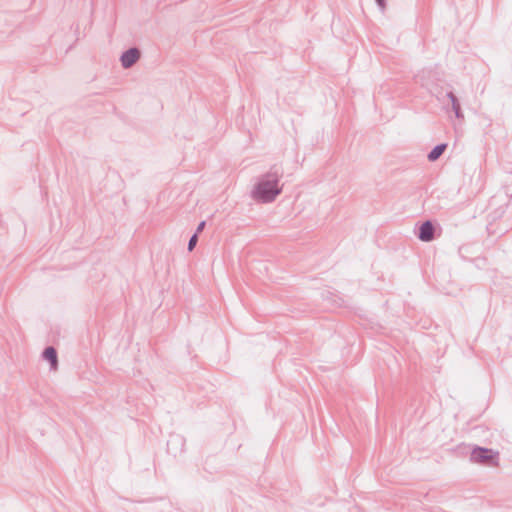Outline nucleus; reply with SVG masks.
I'll return each mask as SVG.
<instances>
[{
	"mask_svg": "<svg viewBox=\"0 0 512 512\" xmlns=\"http://www.w3.org/2000/svg\"><path fill=\"white\" fill-rule=\"evenodd\" d=\"M498 460V452L493 449L475 446L470 453V461L482 465H493Z\"/></svg>",
	"mask_w": 512,
	"mask_h": 512,
	"instance_id": "2",
	"label": "nucleus"
},
{
	"mask_svg": "<svg viewBox=\"0 0 512 512\" xmlns=\"http://www.w3.org/2000/svg\"><path fill=\"white\" fill-rule=\"evenodd\" d=\"M170 443H177V444L183 445L184 441H183V438L181 436L174 435V436H171V439L168 441V445Z\"/></svg>",
	"mask_w": 512,
	"mask_h": 512,
	"instance_id": "9",
	"label": "nucleus"
},
{
	"mask_svg": "<svg viewBox=\"0 0 512 512\" xmlns=\"http://www.w3.org/2000/svg\"><path fill=\"white\" fill-rule=\"evenodd\" d=\"M205 226H206V221H201L198 224L195 233H197V235H199L204 230Z\"/></svg>",
	"mask_w": 512,
	"mask_h": 512,
	"instance_id": "10",
	"label": "nucleus"
},
{
	"mask_svg": "<svg viewBox=\"0 0 512 512\" xmlns=\"http://www.w3.org/2000/svg\"><path fill=\"white\" fill-rule=\"evenodd\" d=\"M417 237L423 242H431L435 238V226L430 220L424 221L418 228Z\"/></svg>",
	"mask_w": 512,
	"mask_h": 512,
	"instance_id": "4",
	"label": "nucleus"
},
{
	"mask_svg": "<svg viewBox=\"0 0 512 512\" xmlns=\"http://www.w3.org/2000/svg\"><path fill=\"white\" fill-rule=\"evenodd\" d=\"M447 148V144L446 143H440L438 145H436L427 155V158L430 162H435L436 160H438L442 154L445 152Z\"/></svg>",
	"mask_w": 512,
	"mask_h": 512,
	"instance_id": "7",
	"label": "nucleus"
},
{
	"mask_svg": "<svg viewBox=\"0 0 512 512\" xmlns=\"http://www.w3.org/2000/svg\"><path fill=\"white\" fill-rule=\"evenodd\" d=\"M283 176V169L280 165H273L268 172L263 174L254 185L252 197L261 203L273 202L281 194L282 187L279 180Z\"/></svg>",
	"mask_w": 512,
	"mask_h": 512,
	"instance_id": "1",
	"label": "nucleus"
},
{
	"mask_svg": "<svg viewBox=\"0 0 512 512\" xmlns=\"http://www.w3.org/2000/svg\"><path fill=\"white\" fill-rule=\"evenodd\" d=\"M447 97L449 98V100L451 102L452 110H453L456 118L462 119L463 113H462L461 105H460V102H459L457 96L452 91H450L447 93Z\"/></svg>",
	"mask_w": 512,
	"mask_h": 512,
	"instance_id": "6",
	"label": "nucleus"
},
{
	"mask_svg": "<svg viewBox=\"0 0 512 512\" xmlns=\"http://www.w3.org/2000/svg\"><path fill=\"white\" fill-rule=\"evenodd\" d=\"M140 55V50L136 47L125 50L120 57L122 67L125 69L132 67L139 60Z\"/></svg>",
	"mask_w": 512,
	"mask_h": 512,
	"instance_id": "3",
	"label": "nucleus"
},
{
	"mask_svg": "<svg viewBox=\"0 0 512 512\" xmlns=\"http://www.w3.org/2000/svg\"><path fill=\"white\" fill-rule=\"evenodd\" d=\"M197 242H198V235H197V233H194L189 239L188 247H187L188 251H192L196 247Z\"/></svg>",
	"mask_w": 512,
	"mask_h": 512,
	"instance_id": "8",
	"label": "nucleus"
},
{
	"mask_svg": "<svg viewBox=\"0 0 512 512\" xmlns=\"http://www.w3.org/2000/svg\"><path fill=\"white\" fill-rule=\"evenodd\" d=\"M377 5L383 10L386 6V0H375Z\"/></svg>",
	"mask_w": 512,
	"mask_h": 512,
	"instance_id": "11",
	"label": "nucleus"
},
{
	"mask_svg": "<svg viewBox=\"0 0 512 512\" xmlns=\"http://www.w3.org/2000/svg\"><path fill=\"white\" fill-rule=\"evenodd\" d=\"M42 358L49 362L51 370L57 369L58 354H57V350L54 347H52V346L46 347L42 352Z\"/></svg>",
	"mask_w": 512,
	"mask_h": 512,
	"instance_id": "5",
	"label": "nucleus"
}]
</instances>
